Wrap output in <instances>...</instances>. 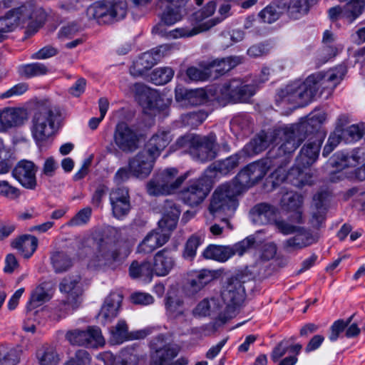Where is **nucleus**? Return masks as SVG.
Instances as JSON below:
<instances>
[{
    "label": "nucleus",
    "instance_id": "nucleus-5",
    "mask_svg": "<svg viewBox=\"0 0 365 365\" xmlns=\"http://www.w3.org/2000/svg\"><path fill=\"white\" fill-rule=\"evenodd\" d=\"M189 172L179 175L178 170L168 168L158 171L146 184L149 195L160 196L175 193L187 178Z\"/></svg>",
    "mask_w": 365,
    "mask_h": 365
},
{
    "label": "nucleus",
    "instance_id": "nucleus-4",
    "mask_svg": "<svg viewBox=\"0 0 365 365\" xmlns=\"http://www.w3.org/2000/svg\"><path fill=\"white\" fill-rule=\"evenodd\" d=\"M129 253L130 251L123 248L119 243L101 238L97 242L96 251L88 266L94 269H115Z\"/></svg>",
    "mask_w": 365,
    "mask_h": 365
},
{
    "label": "nucleus",
    "instance_id": "nucleus-25",
    "mask_svg": "<svg viewBox=\"0 0 365 365\" xmlns=\"http://www.w3.org/2000/svg\"><path fill=\"white\" fill-rule=\"evenodd\" d=\"M230 4L228 3H224L221 4L219 8V14H220V17H216L213 19L209 20L200 24L198 27H195L191 30L187 29H176L175 32L178 33V35L180 37H189L197 34L201 31H207L227 18L230 14Z\"/></svg>",
    "mask_w": 365,
    "mask_h": 365
},
{
    "label": "nucleus",
    "instance_id": "nucleus-34",
    "mask_svg": "<svg viewBox=\"0 0 365 365\" xmlns=\"http://www.w3.org/2000/svg\"><path fill=\"white\" fill-rule=\"evenodd\" d=\"M48 286V283L43 282L37 286L32 291L30 299L27 304V310L29 312V314H36L38 311L33 312V310L50 300L51 298V294L49 292Z\"/></svg>",
    "mask_w": 365,
    "mask_h": 365
},
{
    "label": "nucleus",
    "instance_id": "nucleus-62",
    "mask_svg": "<svg viewBox=\"0 0 365 365\" xmlns=\"http://www.w3.org/2000/svg\"><path fill=\"white\" fill-rule=\"evenodd\" d=\"M21 195L20 190L11 185L6 180H0V195L11 200L17 199Z\"/></svg>",
    "mask_w": 365,
    "mask_h": 365
},
{
    "label": "nucleus",
    "instance_id": "nucleus-35",
    "mask_svg": "<svg viewBox=\"0 0 365 365\" xmlns=\"http://www.w3.org/2000/svg\"><path fill=\"white\" fill-rule=\"evenodd\" d=\"M123 296L118 292L110 293L106 299L101 309L100 315L106 321H110L115 318L118 312Z\"/></svg>",
    "mask_w": 365,
    "mask_h": 365
},
{
    "label": "nucleus",
    "instance_id": "nucleus-12",
    "mask_svg": "<svg viewBox=\"0 0 365 365\" xmlns=\"http://www.w3.org/2000/svg\"><path fill=\"white\" fill-rule=\"evenodd\" d=\"M255 243V238L249 236L232 245H210L203 251L202 256L205 259L225 262L235 255H243Z\"/></svg>",
    "mask_w": 365,
    "mask_h": 365
},
{
    "label": "nucleus",
    "instance_id": "nucleus-30",
    "mask_svg": "<svg viewBox=\"0 0 365 365\" xmlns=\"http://www.w3.org/2000/svg\"><path fill=\"white\" fill-rule=\"evenodd\" d=\"M111 340L115 344H122L125 341L132 339H141L147 336L145 331L140 330L129 332L128 327L125 321H119L110 329Z\"/></svg>",
    "mask_w": 365,
    "mask_h": 365
},
{
    "label": "nucleus",
    "instance_id": "nucleus-43",
    "mask_svg": "<svg viewBox=\"0 0 365 365\" xmlns=\"http://www.w3.org/2000/svg\"><path fill=\"white\" fill-rule=\"evenodd\" d=\"M50 258L52 266L56 273L66 272L72 266L71 257L63 251L51 252Z\"/></svg>",
    "mask_w": 365,
    "mask_h": 365
},
{
    "label": "nucleus",
    "instance_id": "nucleus-16",
    "mask_svg": "<svg viewBox=\"0 0 365 365\" xmlns=\"http://www.w3.org/2000/svg\"><path fill=\"white\" fill-rule=\"evenodd\" d=\"M312 78L301 82H294L288 85L282 91V100L295 104L297 106H304L314 98V89L311 88Z\"/></svg>",
    "mask_w": 365,
    "mask_h": 365
},
{
    "label": "nucleus",
    "instance_id": "nucleus-18",
    "mask_svg": "<svg viewBox=\"0 0 365 365\" xmlns=\"http://www.w3.org/2000/svg\"><path fill=\"white\" fill-rule=\"evenodd\" d=\"M38 166L31 160H21L12 170V176L26 189L34 190L37 187Z\"/></svg>",
    "mask_w": 365,
    "mask_h": 365
},
{
    "label": "nucleus",
    "instance_id": "nucleus-13",
    "mask_svg": "<svg viewBox=\"0 0 365 365\" xmlns=\"http://www.w3.org/2000/svg\"><path fill=\"white\" fill-rule=\"evenodd\" d=\"M346 72V68L344 66H339L334 70H329L326 72H319L312 74L307 78H311V88L314 89V97L318 94L321 88L319 95L323 92L327 91V95L331 94L334 88L339 83L343 76Z\"/></svg>",
    "mask_w": 365,
    "mask_h": 365
},
{
    "label": "nucleus",
    "instance_id": "nucleus-22",
    "mask_svg": "<svg viewBox=\"0 0 365 365\" xmlns=\"http://www.w3.org/2000/svg\"><path fill=\"white\" fill-rule=\"evenodd\" d=\"M170 238V232L163 227L150 232L138 246V252L150 254L165 245Z\"/></svg>",
    "mask_w": 365,
    "mask_h": 365
},
{
    "label": "nucleus",
    "instance_id": "nucleus-56",
    "mask_svg": "<svg viewBox=\"0 0 365 365\" xmlns=\"http://www.w3.org/2000/svg\"><path fill=\"white\" fill-rule=\"evenodd\" d=\"M109 200L110 204L130 201L129 189L125 186L113 188L109 193Z\"/></svg>",
    "mask_w": 365,
    "mask_h": 365
},
{
    "label": "nucleus",
    "instance_id": "nucleus-54",
    "mask_svg": "<svg viewBox=\"0 0 365 365\" xmlns=\"http://www.w3.org/2000/svg\"><path fill=\"white\" fill-rule=\"evenodd\" d=\"M203 238L197 235H191L187 240L182 256L185 259L192 260L196 255L197 247L201 245Z\"/></svg>",
    "mask_w": 365,
    "mask_h": 365
},
{
    "label": "nucleus",
    "instance_id": "nucleus-6",
    "mask_svg": "<svg viewBox=\"0 0 365 365\" xmlns=\"http://www.w3.org/2000/svg\"><path fill=\"white\" fill-rule=\"evenodd\" d=\"M242 192L231 181L219 186L212 194L209 210L215 217L232 216L237 207V197Z\"/></svg>",
    "mask_w": 365,
    "mask_h": 365
},
{
    "label": "nucleus",
    "instance_id": "nucleus-41",
    "mask_svg": "<svg viewBox=\"0 0 365 365\" xmlns=\"http://www.w3.org/2000/svg\"><path fill=\"white\" fill-rule=\"evenodd\" d=\"M242 59L238 56H230L221 59H216L210 64L212 72L218 75H223L236 66L241 63Z\"/></svg>",
    "mask_w": 365,
    "mask_h": 365
},
{
    "label": "nucleus",
    "instance_id": "nucleus-8",
    "mask_svg": "<svg viewBox=\"0 0 365 365\" xmlns=\"http://www.w3.org/2000/svg\"><path fill=\"white\" fill-rule=\"evenodd\" d=\"M123 0H106L96 2L87 9V16L99 24H108L123 19L127 13Z\"/></svg>",
    "mask_w": 365,
    "mask_h": 365
},
{
    "label": "nucleus",
    "instance_id": "nucleus-7",
    "mask_svg": "<svg viewBox=\"0 0 365 365\" xmlns=\"http://www.w3.org/2000/svg\"><path fill=\"white\" fill-rule=\"evenodd\" d=\"M247 277L242 273H237L227 279L221 292L222 299L227 304V314L220 317L221 324L227 323L234 317L235 307L239 306L244 300L245 291L243 284Z\"/></svg>",
    "mask_w": 365,
    "mask_h": 365
},
{
    "label": "nucleus",
    "instance_id": "nucleus-48",
    "mask_svg": "<svg viewBox=\"0 0 365 365\" xmlns=\"http://www.w3.org/2000/svg\"><path fill=\"white\" fill-rule=\"evenodd\" d=\"M365 130V123L351 125L346 128L339 130L342 138L347 143L355 142L363 137V130Z\"/></svg>",
    "mask_w": 365,
    "mask_h": 365
},
{
    "label": "nucleus",
    "instance_id": "nucleus-49",
    "mask_svg": "<svg viewBox=\"0 0 365 365\" xmlns=\"http://www.w3.org/2000/svg\"><path fill=\"white\" fill-rule=\"evenodd\" d=\"M284 5L287 6L289 16L294 19L299 18L309 10L307 0H286Z\"/></svg>",
    "mask_w": 365,
    "mask_h": 365
},
{
    "label": "nucleus",
    "instance_id": "nucleus-36",
    "mask_svg": "<svg viewBox=\"0 0 365 365\" xmlns=\"http://www.w3.org/2000/svg\"><path fill=\"white\" fill-rule=\"evenodd\" d=\"M11 246L17 249L24 257L29 258L37 248L38 239L35 236L25 235L14 240Z\"/></svg>",
    "mask_w": 365,
    "mask_h": 365
},
{
    "label": "nucleus",
    "instance_id": "nucleus-33",
    "mask_svg": "<svg viewBox=\"0 0 365 365\" xmlns=\"http://www.w3.org/2000/svg\"><path fill=\"white\" fill-rule=\"evenodd\" d=\"M215 277V271L202 269L197 272L187 282L185 289L188 295L194 296L202 290Z\"/></svg>",
    "mask_w": 365,
    "mask_h": 365
},
{
    "label": "nucleus",
    "instance_id": "nucleus-60",
    "mask_svg": "<svg viewBox=\"0 0 365 365\" xmlns=\"http://www.w3.org/2000/svg\"><path fill=\"white\" fill-rule=\"evenodd\" d=\"M91 361V357L89 353L86 350L79 349L66 362L65 365H90Z\"/></svg>",
    "mask_w": 365,
    "mask_h": 365
},
{
    "label": "nucleus",
    "instance_id": "nucleus-1",
    "mask_svg": "<svg viewBox=\"0 0 365 365\" xmlns=\"http://www.w3.org/2000/svg\"><path fill=\"white\" fill-rule=\"evenodd\" d=\"M325 120L326 114L323 112L312 114L300 123L279 128L274 133V137L283 139V143L277 148H272L269 155L270 158L279 159L276 164L279 167H284L289 163L290 155L307 139L296 158L294 166L289 170L287 178H299L304 168L317 160L325 138V133L320 130Z\"/></svg>",
    "mask_w": 365,
    "mask_h": 365
},
{
    "label": "nucleus",
    "instance_id": "nucleus-44",
    "mask_svg": "<svg viewBox=\"0 0 365 365\" xmlns=\"http://www.w3.org/2000/svg\"><path fill=\"white\" fill-rule=\"evenodd\" d=\"M172 48L173 46L170 44L160 45L150 51L143 53L141 56L144 61H145L150 68H152L158 61H160L162 58L168 55Z\"/></svg>",
    "mask_w": 365,
    "mask_h": 365
},
{
    "label": "nucleus",
    "instance_id": "nucleus-61",
    "mask_svg": "<svg viewBox=\"0 0 365 365\" xmlns=\"http://www.w3.org/2000/svg\"><path fill=\"white\" fill-rule=\"evenodd\" d=\"M85 334V330L74 329L67 331L66 338L72 345L85 346V343L87 341Z\"/></svg>",
    "mask_w": 365,
    "mask_h": 365
},
{
    "label": "nucleus",
    "instance_id": "nucleus-42",
    "mask_svg": "<svg viewBox=\"0 0 365 365\" xmlns=\"http://www.w3.org/2000/svg\"><path fill=\"white\" fill-rule=\"evenodd\" d=\"M22 350L18 347L0 346V365H16L20 361Z\"/></svg>",
    "mask_w": 365,
    "mask_h": 365
},
{
    "label": "nucleus",
    "instance_id": "nucleus-52",
    "mask_svg": "<svg viewBox=\"0 0 365 365\" xmlns=\"http://www.w3.org/2000/svg\"><path fill=\"white\" fill-rule=\"evenodd\" d=\"M47 71V67L44 64L40 63H29L22 65L19 67V74L26 78H32L40 75H44Z\"/></svg>",
    "mask_w": 365,
    "mask_h": 365
},
{
    "label": "nucleus",
    "instance_id": "nucleus-51",
    "mask_svg": "<svg viewBox=\"0 0 365 365\" xmlns=\"http://www.w3.org/2000/svg\"><path fill=\"white\" fill-rule=\"evenodd\" d=\"M165 305L167 312L173 317L177 318L184 314L183 301L177 296H167Z\"/></svg>",
    "mask_w": 365,
    "mask_h": 365
},
{
    "label": "nucleus",
    "instance_id": "nucleus-64",
    "mask_svg": "<svg viewBox=\"0 0 365 365\" xmlns=\"http://www.w3.org/2000/svg\"><path fill=\"white\" fill-rule=\"evenodd\" d=\"M207 96L203 89L191 90L189 91L187 103L197 106L207 101Z\"/></svg>",
    "mask_w": 365,
    "mask_h": 365
},
{
    "label": "nucleus",
    "instance_id": "nucleus-15",
    "mask_svg": "<svg viewBox=\"0 0 365 365\" xmlns=\"http://www.w3.org/2000/svg\"><path fill=\"white\" fill-rule=\"evenodd\" d=\"M254 84H246L240 78H233L225 83L220 93L225 100L233 103H245L256 93Z\"/></svg>",
    "mask_w": 365,
    "mask_h": 365
},
{
    "label": "nucleus",
    "instance_id": "nucleus-59",
    "mask_svg": "<svg viewBox=\"0 0 365 365\" xmlns=\"http://www.w3.org/2000/svg\"><path fill=\"white\" fill-rule=\"evenodd\" d=\"M92 210L89 207H84L79 210L74 217H73L69 222L68 225L69 226H79L85 225L88 222L91 216Z\"/></svg>",
    "mask_w": 365,
    "mask_h": 365
},
{
    "label": "nucleus",
    "instance_id": "nucleus-29",
    "mask_svg": "<svg viewBox=\"0 0 365 365\" xmlns=\"http://www.w3.org/2000/svg\"><path fill=\"white\" fill-rule=\"evenodd\" d=\"M162 212L163 217L158 222V226L170 232L176 227L180 210L174 202L167 200L163 205Z\"/></svg>",
    "mask_w": 365,
    "mask_h": 365
},
{
    "label": "nucleus",
    "instance_id": "nucleus-50",
    "mask_svg": "<svg viewBox=\"0 0 365 365\" xmlns=\"http://www.w3.org/2000/svg\"><path fill=\"white\" fill-rule=\"evenodd\" d=\"M174 71L170 67L157 68L149 76L150 81L155 85H164L171 81Z\"/></svg>",
    "mask_w": 365,
    "mask_h": 365
},
{
    "label": "nucleus",
    "instance_id": "nucleus-55",
    "mask_svg": "<svg viewBox=\"0 0 365 365\" xmlns=\"http://www.w3.org/2000/svg\"><path fill=\"white\" fill-rule=\"evenodd\" d=\"M281 13L279 6L270 4L262 9L258 16L264 23L272 24L279 18Z\"/></svg>",
    "mask_w": 365,
    "mask_h": 365
},
{
    "label": "nucleus",
    "instance_id": "nucleus-38",
    "mask_svg": "<svg viewBox=\"0 0 365 365\" xmlns=\"http://www.w3.org/2000/svg\"><path fill=\"white\" fill-rule=\"evenodd\" d=\"M128 272L129 276L133 279H143L149 281L154 274L151 263L146 260L133 261L129 267Z\"/></svg>",
    "mask_w": 365,
    "mask_h": 365
},
{
    "label": "nucleus",
    "instance_id": "nucleus-31",
    "mask_svg": "<svg viewBox=\"0 0 365 365\" xmlns=\"http://www.w3.org/2000/svg\"><path fill=\"white\" fill-rule=\"evenodd\" d=\"M297 234L284 242V249L287 252L302 249L318 241L319 236L306 232L302 228Z\"/></svg>",
    "mask_w": 365,
    "mask_h": 365
},
{
    "label": "nucleus",
    "instance_id": "nucleus-24",
    "mask_svg": "<svg viewBox=\"0 0 365 365\" xmlns=\"http://www.w3.org/2000/svg\"><path fill=\"white\" fill-rule=\"evenodd\" d=\"M27 119V113L22 108H6L0 110V132L22 125Z\"/></svg>",
    "mask_w": 365,
    "mask_h": 365
},
{
    "label": "nucleus",
    "instance_id": "nucleus-23",
    "mask_svg": "<svg viewBox=\"0 0 365 365\" xmlns=\"http://www.w3.org/2000/svg\"><path fill=\"white\" fill-rule=\"evenodd\" d=\"M175 265V260L171 250L165 248L158 251L153 257L152 268L155 275H168Z\"/></svg>",
    "mask_w": 365,
    "mask_h": 365
},
{
    "label": "nucleus",
    "instance_id": "nucleus-21",
    "mask_svg": "<svg viewBox=\"0 0 365 365\" xmlns=\"http://www.w3.org/2000/svg\"><path fill=\"white\" fill-rule=\"evenodd\" d=\"M115 145L124 153L134 152L138 148V138L136 133L126 123H118L114 133Z\"/></svg>",
    "mask_w": 365,
    "mask_h": 365
},
{
    "label": "nucleus",
    "instance_id": "nucleus-32",
    "mask_svg": "<svg viewBox=\"0 0 365 365\" xmlns=\"http://www.w3.org/2000/svg\"><path fill=\"white\" fill-rule=\"evenodd\" d=\"M277 208L267 203L256 205L250 210L252 220L255 224H268L274 221Z\"/></svg>",
    "mask_w": 365,
    "mask_h": 365
},
{
    "label": "nucleus",
    "instance_id": "nucleus-39",
    "mask_svg": "<svg viewBox=\"0 0 365 365\" xmlns=\"http://www.w3.org/2000/svg\"><path fill=\"white\" fill-rule=\"evenodd\" d=\"M36 359L38 365H57L60 361L56 349L48 344H43L37 349Z\"/></svg>",
    "mask_w": 365,
    "mask_h": 365
},
{
    "label": "nucleus",
    "instance_id": "nucleus-57",
    "mask_svg": "<svg viewBox=\"0 0 365 365\" xmlns=\"http://www.w3.org/2000/svg\"><path fill=\"white\" fill-rule=\"evenodd\" d=\"M240 159V156L238 154L231 155L220 161L217 169L220 173L226 175L238 166Z\"/></svg>",
    "mask_w": 365,
    "mask_h": 365
},
{
    "label": "nucleus",
    "instance_id": "nucleus-27",
    "mask_svg": "<svg viewBox=\"0 0 365 365\" xmlns=\"http://www.w3.org/2000/svg\"><path fill=\"white\" fill-rule=\"evenodd\" d=\"M279 128L274 130L270 135L264 131H261L245 146L246 151L249 154H258L264 151L270 143L279 144L283 143V139L275 138L274 133Z\"/></svg>",
    "mask_w": 365,
    "mask_h": 365
},
{
    "label": "nucleus",
    "instance_id": "nucleus-58",
    "mask_svg": "<svg viewBox=\"0 0 365 365\" xmlns=\"http://www.w3.org/2000/svg\"><path fill=\"white\" fill-rule=\"evenodd\" d=\"M110 206L113 216L118 220L128 215L131 210L130 200L111 203Z\"/></svg>",
    "mask_w": 365,
    "mask_h": 365
},
{
    "label": "nucleus",
    "instance_id": "nucleus-47",
    "mask_svg": "<svg viewBox=\"0 0 365 365\" xmlns=\"http://www.w3.org/2000/svg\"><path fill=\"white\" fill-rule=\"evenodd\" d=\"M87 339L85 343V347L96 348L103 346L105 344V339L102 335L101 331L98 327H89L85 330Z\"/></svg>",
    "mask_w": 365,
    "mask_h": 365
},
{
    "label": "nucleus",
    "instance_id": "nucleus-19",
    "mask_svg": "<svg viewBox=\"0 0 365 365\" xmlns=\"http://www.w3.org/2000/svg\"><path fill=\"white\" fill-rule=\"evenodd\" d=\"M194 313L198 316L209 315L215 317L213 327L217 329L225 324H221L222 322L219 319L222 315L227 314V304L222 303L219 298L204 299L195 308Z\"/></svg>",
    "mask_w": 365,
    "mask_h": 365
},
{
    "label": "nucleus",
    "instance_id": "nucleus-9",
    "mask_svg": "<svg viewBox=\"0 0 365 365\" xmlns=\"http://www.w3.org/2000/svg\"><path fill=\"white\" fill-rule=\"evenodd\" d=\"M132 91L143 108L144 112L150 115H156L165 110L171 103V100L166 98L165 95L143 83H135Z\"/></svg>",
    "mask_w": 365,
    "mask_h": 365
},
{
    "label": "nucleus",
    "instance_id": "nucleus-14",
    "mask_svg": "<svg viewBox=\"0 0 365 365\" xmlns=\"http://www.w3.org/2000/svg\"><path fill=\"white\" fill-rule=\"evenodd\" d=\"M211 190L210 180L202 177L192 180L182 190L180 196L182 202L190 207H195L202 203Z\"/></svg>",
    "mask_w": 365,
    "mask_h": 365
},
{
    "label": "nucleus",
    "instance_id": "nucleus-63",
    "mask_svg": "<svg viewBox=\"0 0 365 365\" xmlns=\"http://www.w3.org/2000/svg\"><path fill=\"white\" fill-rule=\"evenodd\" d=\"M329 192L321 191L313 197L312 208L315 210L327 212Z\"/></svg>",
    "mask_w": 365,
    "mask_h": 365
},
{
    "label": "nucleus",
    "instance_id": "nucleus-53",
    "mask_svg": "<svg viewBox=\"0 0 365 365\" xmlns=\"http://www.w3.org/2000/svg\"><path fill=\"white\" fill-rule=\"evenodd\" d=\"M280 203L286 210H296L302 203V197L295 192H287L282 195Z\"/></svg>",
    "mask_w": 365,
    "mask_h": 365
},
{
    "label": "nucleus",
    "instance_id": "nucleus-11",
    "mask_svg": "<svg viewBox=\"0 0 365 365\" xmlns=\"http://www.w3.org/2000/svg\"><path fill=\"white\" fill-rule=\"evenodd\" d=\"M16 26L26 24V34L31 36L35 34L43 25L45 20V14L40 8H36L31 3H26L18 8L9 11Z\"/></svg>",
    "mask_w": 365,
    "mask_h": 365
},
{
    "label": "nucleus",
    "instance_id": "nucleus-3",
    "mask_svg": "<svg viewBox=\"0 0 365 365\" xmlns=\"http://www.w3.org/2000/svg\"><path fill=\"white\" fill-rule=\"evenodd\" d=\"M61 116V108L51 103L40 105L31 120V131L37 143L45 142L54 132L55 122Z\"/></svg>",
    "mask_w": 365,
    "mask_h": 365
},
{
    "label": "nucleus",
    "instance_id": "nucleus-40",
    "mask_svg": "<svg viewBox=\"0 0 365 365\" xmlns=\"http://www.w3.org/2000/svg\"><path fill=\"white\" fill-rule=\"evenodd\" d=\"M345 3L344 15L347 18V22L353 23L358 19L365 10V0H339Z\"/></svg>",
    "mask_w": 365,
    "mask_h": 365
},
{
    "label": "nucleus",
    "instance_id": "nucleus-45",
    "mask_svg": "<svg viewBox=\"0 0 365 365\" xmlns=\"http://www.w3.org/2000/svg\"><path fill=\"white\" fill-rule=\"evenodd\" d=\"M359 150H354L351 153H339L335 155L334 163L339 168L355 167L359 163Z\"/></svg>",
    "mask_w": 365,
    "mask_h": 365
},
{
    "label": "nucleus",
    "instance_id": "nucleus-10",
    "mask_svg": "<svg viewBox=\"0 0 365 365\" xmlns=\"http://www.w3.org/2000/svg\"><path fill=\"white\" fill-rule=\"evenodd\" d=\"M267 160H269V163L256 161L249 164L232 180L242 192L261 180L270 167H277L278 169L283 168L279 167V165H277L276 163L278 160L270 158L269 155H268Z\"/></svg>",
    "mask_w": 365,
    "mask_h": 365
},
{
    "label": "nucleus",
    "instance_id": "nucleus-37",
    "mask_svg": "<svg viewBox=\"0 0 365 365\" xmlns=\"http://www.w3.org/2000/svg\"><path fill=\"white\" fill-rule=\"evenodd\" d=\"M178 354V349L177 347L166 344L156 350L150 365H172L173 360L177 356Z\"/></svg>",
    "mask_w": 365,
    "mask_h": 365
},
{
    "label": "nucleus",
    "instance_id": "nucleus-46",
    "mask_svg": "<svg viewBox=\"0 0 365 365\" xmlns=\"http://www.w3.org/2000/svg\"><path fill=\"white\" fill-rule=\"evenodd\" d=\"M231 129L237 133L242 132L246 134L252 129V122L249 115L240 113L233 117L230 122Z\"/></svg>",
    "mask_w": 365,
    "mask_h": 365
},
{
    "label": "nucleus",
    "instance_id": "nucleus-28",
    "mask_svg": "<svg viewBox=\"0 0 365 365\" xmlns=\"http://www.w3.org/2000/svg\"><path fill=\"white\" fill-rule=\"evenodd\" d=\"M78 283V279L64 278L59 285L61 292L68 294L65 304L71 306L73 309L78 308L81 302L82 289Z\"/></svg>",
    "mask_w": 365,
    "mask_h": 365
},
{
    "label": "nucleus",
    "instance_id": "nucleus-2",
    "mask_svg": "<svg viewBox=\"0 0 365 365\" xmlns=\"http://www.w3.org/2000/svg\"><path fill=\"white\" fill-rule=\"evenodd\" d=\"M176 144L179 148L185 149L194 159L202 163L215 159L218 150L217 136L214 133L207 135L186 134L179 138Z\"/></svg>",
    "mask_w": 365,
    "mask_h": 365
},
{
    "label": "nucleus",
    "instance_id": "nucleus-20",
    "mask_svg": "<svg viewBox=\"0 0 365 365\" xmlns=\"http://www.w3.org/2000/svg\"><path fill=\"white\" fill-rule=\"evenodd\" d=\"M156 159L144 150L128 159V167L133 176L145 179L151 173Z\"/></svg>",
    "mask_w": 365,
    "mask_h": 365
},
{
    "label": "nucleus",
    "instance_id": "nucleus-26",
    "mask_svg": "<svg viewBox=\"0 0 365 365\" xmlns=\"http://www.w3.org/2000/svg\"><path fill=\"white\" fill-rule=\"evenodd\" d=\"M171 140L170 132L158 130L148 140L143 150L157 159Z\"/></svg>",
    "mask_w": 365,
    "mask_h": 365
},
{
    "label": "nucleus",
    "instance_id": "nucleus-17",
    "mask_svg": "<svg viewBox=\"0 0 365 365\" xmlns=\"http://www.w3.org/2000/svg\"><path fill=\"white\" fill-rule=\"evenodd\" d=\"M189 0H161L158 6L163 9L161 21L171 26L180 21L187 13V4Z\"/></svg>",
    "mask_w": 365,
    "mask_h": 365
}]
</instances>
